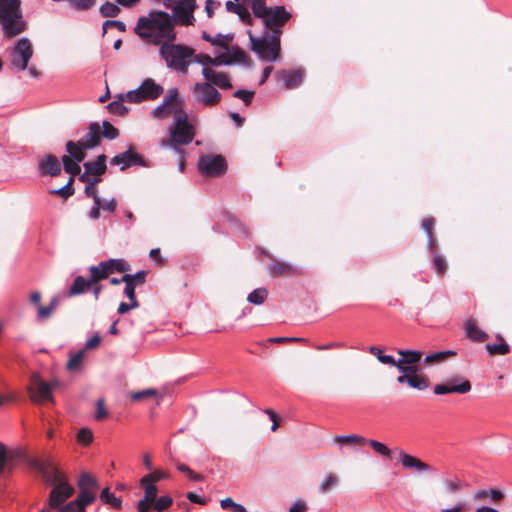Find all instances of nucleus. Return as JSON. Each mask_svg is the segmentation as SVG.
I'll list each match as a JSON object with an SVG mask.
<instances>
[{"label": "nucleus", "mask_w": 512, "mask_h": 512, "mask_svg": "<svg viewBox=\"0 0 512 512\" xmlns=\"http://www.w3.org/2000/svg\"><path fill=\"white\" fill-rule=\"evenodd\" d=\"M110 163L112 165H121L120 169L122 171L134 165L146 166L144 158L135 152L133 146H130L129 149L124 153H120L114 156Z\"/></svg>", "instance_id": "nucleus-18"}, {"label": "nucleus", "mask_w": 512, "mask_h": 512, "mask_svg": "<svg viewBox=\"0 0 512 512\" xmlns=\"http://www.w3.org/2000/svg\"><path fill=\"white\" fill-rule=\"evenodd\" d=\"M269 274L272 277H287L297 274V269L287 262L273 259L268 265Z\"/></svg>", "instance_id": "nucleus-25"}, {"label": "nucleus", "mask_w": 512, "mask_h": 512, "mask_svg": "<svg viewBox=\"0 0 512 512\" xmlns=\"http://www.w3.org/2000/svg\"><path fill=\"white\" fill-rule=\"evenodd\" d=\"M248 7L250 5L244 3L241 1V5L239 6L238 10L235 12V14L238 15L239 19L246 25L252 26L253 25V19L252 16L248 10Z\"/></svg>", "instance_id": "nucleus-47"}, {"label": "nucleus", "mask_w": 512, "mask_h": 512, "mask_svg": "<svg viewBox=\"0 0 512 512\" xmlns=\"http://www.w3.org/2000/svg\"><path fill=\"white\" fill-rule=\"evenodd\" d=\"M202 38L205 41L211 43L212 45L219 46V47H221L223 49H226V50L229 47V42L232 40V37H230L228 35L218 34L216 37H212L207 32H203Z\"/></svg>", "instance_id": "nucleus-35"}, {"label": "nucleus", "mask_w": 512, "mask_h": 512, "mask_svg": "<svg viewBox=\"0 0 512 512\" xmlns=\"http://www.w3.org/2000/svg\"><path fill=\"white\" fill-rule=\"evenodd\" d=\"M457 353L453 350H447V351H440L436 353H432L430 355H427L424 359V363L427 365L440 363L446 360L449 357L455 356Z\"/></svg>", "instance_id": "nucleus-36"}, {"label": "nucleus", "mask_w": 512, "mask_h": 512, "mask_svg": "<svg viewBox=\"0 0 512 512\" xmlns=\"http://www.w3.org/2000/svg\"><path fill=\"white\" fill-rule=\"evenodd\" d=\"M96 406H97V410H96V414H95L96 420L100 421V420L105 419L108 416V412L105 408L104 399H102V398L98 399Z\"/></svg>", "instance_id": "nucleus-58"}, {"label": "nucleus", "mask_w": 512, "mask_h": 512, "mask_svg": "<svg viewBox=\"0 0 512 512\" xmlns=\"http://www.w3.org/2000/svg\"><path fill=\"white\" fill-rule=\"evenodd\" d=\"M92 287V284L90 283L89 279H85L83 276H77L70 289L67 292L68 297H73L76 295H80L85 292L86 289H89Z\"/></svg>", "instance_id": "nucleus-31"}, {"label": "nucleus", "mask_w": 512, "mask_h": 512, "mask_svg": "<svg viewBox=\"0 0 512 512\" xmlns=\"http://www.w3.org/2000/svg\"><path fill=\"white\" fill-rule=\"evenodd\" d=\"M103 262L108 269L109 274L114 272L125 273L131 270L130 264L124 259H109Z\"/></svg>", "instance_id": "nucleus-32"}, {"label": "nucleus", "mask_w": 512, "mask_h": 512, "mask_svg": "<svg viewBox=\"0 0 512 512\" xmlns=\"http://www.w3.org/2000/svg\"><path fill=\"white\" fill-rule=\"evenodd\" d=\"M195 137L194 126L189 123L188 115L183 108L174 110V123L169 129V138L162 139L160 145L173 148L177 153H182L181 145L190 144Z\"/></svg>", "instance_id": "nucleus-3"}, {"label": "nucleus", "mask_w": 512, "mask_h": 512, "mask_svg": "<svg viewBox=\"0 0 512 512\" xmlns=\"http://www.w3.org/2000/svg\"><path fill=\"white\" fill-rule=\"evenodd\" d=\"M175 25L176 19L167 12L152 11L148 16L138 19L134 32L146 43L161 45L160 55L167 66L186 74L190 64L189 58L194 56V49L172 44L176 39Z\"/></svg>", "instance_id": "nucleus-1"}, {"label": "nucleus", "mask_w": 512, "mask_h": 512, "mask_svg": "<svg viewBox=\"0 0 512 512\" xmlns=\"http://www.w3.org/2000/svg\"><path fill=\"white\" fill-rule=\"evenodd\" d=\"M279 77L283 81L286 89H293L302 83L303 71L300 69L282 70L279 72Z\"/></svg>", "instance_id": "nucleus-26"}, {"label": "nucleus", "mask_w": 512, "mask_h": 512, "mask_svg": "<svg viewBox=\"0 0 512 512\" xmlns=\"http://www.w3.org/2000/svg\"><path fill=\"white\" fill-rule=\"evenodd\" d=\"M74 494V488L67 482L62 481L57 483L49 494L48 504L50 508L59 510L60 512L64 507L62 505Z\"/></svg>", "instance_id": "nucleus-15"}, {"label": "nucleus", "mask_w": 512, "mask_h": 512, "mask_svg": "<svg viewBox=\"0 0 512 512\" xmlns=\"http://www.w3.org/2000/svg\"><path fill=\"white\" fill-rule=\"evenodd\" d=\"M72 7L77 10L85 11L91 9L95 5V0H67Z\"/></svg>", "instance_id": "nucleus-54"}, {"label": "nucleus", "mask_w": 512, "mask_h": 512, "mask_svg": "<svg viewBox=\"0 0 512 512\" xmlns=\"http://www.w3.org/2000/svg\"><path fill=\"white\" fill-rule=\"evenodd\" d=\"M89 272V281L92 284V286L104 279H107L110 275L103 261H101L97 266H91L89 268Z\"/></svg>", "instance_id": "nucleus-30"}, {"label": "nucleus", "mask_w": 512, "mask_h": 512, "mask_svg": "<svg viewBox=\"0 0 512 512\" xmlns=\"http://www.w3.org/2000/svg\"><path fill=\"white\" fill-rule=\"evenodd\" d=\"M467 503L466 501H458L452 508L442 509V512H466Z\"/></svg>", "instance_id": "nucleus-64"}, {"label": "nucleus", "mask_w": 512, "mask_h": 512, "mask_svg": "<svg viewBox=\"0 0 512 512\" xmlns=\"http://www.w3.org/2000/svg\"><path fill=\"white\" fill-rule=\"evenodd\" d=\"M100 181H101L100 178H93V180H91L90 184L86 185V187H85V194L88 197H92L94 202L101 201L100 197L97 194V189L95 187L96 184L99 183Z\"/></svg>", "instance_id": "nucleus-55"}, {"label": "nucleus", "mask_w": 512, "mask_h": 512, "mask_svg": "<svg viewBox=\"0 0 512 512\" xmlns=\"http://www.w3.org/2000/svg\"><path fill=\"white\" fill-rule=\"evenodd\" d=\"M108 28H116L120 32L126 31L125 23L122 21H119V20H106L103 23V34H105L107 32Z\"/></svg>", "instance_id": "nucleus-57"}, {"label": "nucleus", "mask_w": 512, "mask_h": 512, "mask_svg": "<svg viewBox=\"0 0 512 512\" xmlns=\"http://www.w3.org/2000/svg\"><path fill=\"white\" fill-rule=\"evenodd\" d=\"M73 183H74V179L73 178H69V180L66 183V185H64L63 187H61L59 189L51 190L50 194L60 196V197H62L64 199H68L75 192V190L73 188Z\"/></svg>", "instance_id": "nucleus-43"}, {"label": "nucleus", "mask_w": 512, "mask_h": 512, "mask_svg": "<svg viewBox=\"0 0 512 512\" xmlns=\"http://www.w3.org/2000/svg\"><path fill=\"white\" fill-rule=\"evenodd\" d=\"M83 160H77L72 154L63 155L62 163L66 173L70 175V178L75 179L76 176L80 175L81 167L79 165Z\"/></svg>", "instance_id": "nucleus-29"}, {"label": "nucleus", "mask_w": 512, "mask_h": 512, "mask_svg": "<svg viewBox=\"0 0 512 512\" xmlns=\"http://www.w3.org/2000/svg\"><path fill=\"white\" fill-rule=\"evenodd\" d=\"M140 486L143 488L144 497L137 503L138 512H150L152 510L155 498L158 495V488L156 483L147 481L146 477H142L140 480Z\"/></svg>", "instance_id": "nucleus-17"}, {"label": "nucleus", "mask_w": 512, "mask_h": 512, "mask_svg": "<svg viewBox=\"0 0 512 512\" xmlns=\"http://www.w3.org/2000/svg\"><path fill=\"white\" fill-rule=\"evenodd\" d=\"M198 168L207 177H219L226 172L227 162L222 155H203L199 158Z\"/></svg>", "instance_id": "nucleus-11"}, {"label": "nucleus", "mask_w": 512, "mask_h": 512, "mask_svg": "<svg viewBox=\"0 0 512 512\" xmlns=\"http://www.w3.org/2000/svg\"><path fill=\"white\" fill-rule=\"evenodd\" d=\"M144 477L147 478V481H152L154 483L159 482L160 480L167 479L169 477L168 473L162 470H155Z\"/></svg>", "instance_id": "nucleus-59"}, {"label": "nucleus", "mask_w": 512, "mask_h": 512, "mask_svg": "<svg viewBox=\"0 0 512 512\" xmlns=\"http://www.w3.org/2000/svg\"><path fill=\"white\" fill-rule=\"evenodd\" d=\"M249 38L251 41L252 50L264 61H275L280 54V40L277 39V46L274 42V37L271 35L255 38L251 32H249Z\"/></svg>", "instance_id": "nucleus-7"}, {"label": "nucleus", "mask_w": 512, "mask_h": 512, "mask_svg": "<svg viewBox=\"0 0 512 512\" xmlns=\"http://www.w3.org/2000/svg\"><path fill=\"white\" fill-rule=\"evenodd\" d=\"M176 108H183V100L179 97V92L176 88L170 89L164 97L162 103L153 110L156 118H166L169 115H174Z\"/></svg>", "instance_id": "nucleus-14"}, {"label": "nucleus", "mask_w": 512, "mask_h": 512, "mask_svg": "<svg viewBox=\"0 0 512 512\" xmlns=\"http://www.w3.org/2000/svg\"><path fill=\"white\" fill-rule=\"evenodd\" d=\"M378 361L385 365H390L396 367L398 369V360H396L392 355H385L378 357Z\"/></svg>", "instance_id": "nucleus-62"}, {"label": "nucleus", "mask_w": 512, "mask_h": 512, "mask_svg": "<svg viewBox=\"0 0 512 512\" xmlns=\"http://www.w3.org/2000/svg\"><path fill=\"white\" fill-rule=\"evenodd\" d=\"M100 500L104 504L110 505L113 509L120 511L122 509V500L112 492L109 488H104L100 494Z\"/></svg>", "instance_id": "nucleus-33"}, {"label": "nucleus", "mask_w": 512, "mask_h": 512, "mask_svg": "<svg viewBox=\"0 0 512 512\" xmlns=\"http://www.w3.org/2000/svg\"><path fill=\"white\" fill-rule=\"evenodd\" d=\"M399 384H408L411 388L417 390H425L429 387L428 379L420 374L416 373H402L397 377Z\"/></svg>", "instance_id": "nucleus-22"}, {"label": "nucleus", "mask_w": 512, "mask_h": 512, "mask_svg": "<svg viewBox=\"0 0 512 512\" xmlns=\"http://www.w3.org/2000/svg\"><path fill=\"white\" fill-rule=\"evenodd\" d=\"M202 74L206 81H208L214 87L217 86L220 89L232 88V84L227 73L217 72L210 67H204Z\"/></svg>", "instance_id": "nucleus-21"}, {"label": "nucleus", "mask_w": 512, "mask_h": 512, "mask_svg": "<svg viewBox=\"0 0 512 512\" xmlns=\"http://www.w3.org/2000/svg\"><path fill=\"white\" fill-rule=\"evenodd\" d=\"M85 354H86L85 349H81L77 353L73 354L70 357L69 361L67 362V365H66L67 370H69V371L78 370L80 368V366L82 365Z\"/></svg>", "instance_id": "nucleus-39"}, {"label": "nucleus", "mask_w": 512, "mask_h": 512, "mask_svg": "<svg viewBox=\"0 0 512 512\" xmlns=\"http://www.w3.org/2000/svg\"><path fill=\"white\" fill-rule=\"evenodd\" d=\"M267 296L268 291L265 288H258L248 295L247 300L252 304L260 305L265 302Z\"/></svg>", "instance_id": "nucleus-45"}, {"label": "nucleus", "mask_w": 512, "mask_h": 512, "mask_svg": "<svg viewBox=\"0 0 512 512\" xmlns=\"http://www.w3.org/2000/svg\"><path fill=\"white\" fill-rule=\"evenodd\" d=\"M33 47L31 41L23 37L19 39L11 52V64L19 71H24L33 56Z\"/></svg>", "instance_id": "nucleus-10"}, {"label": "nucleus", "mask_w": 512, "mask_h": 512, "mask_svg": "<svg viewBox=\"0 0 512 512\" xmlns=\"http://www.w3.org/2000/svg\"><path fill=\"white\" fill-rule=\"evenodd\" d=\"M38 169L41 176L56 177L61 174V163L54 154H48L38 162Z\"/></svg>", "instance_id": "nucleus-20"}, {"label": "nucleus", "mask_w": 512, "mask_h": 512, "mask_svg": "<svg viewBox=\"0 0 512 512\" xmlns=\"http://www.w3.org/2000/svg\"><path fill=\"white\" fill-rule=\"evenodd\" d=\"M126 99V95H119V99L115 100L107 105V109L117 115H125L128 112L126 106L123 105V101Z\"/></svg>", "instance_id": "nucleus-42"}, {"label": "nucleus", "mask_w": 512, "mask_h": 512, "mask_svg": "<svg viewBox=\"0 0 512 512\" xmlns=\"http://www.w3.org/2000/svg\"><path fill=\"white\" fill-rule=\"evenodd\" d=\"M164 4L172 9L174 16L183 25L192 24L193 12L197 8L196 0H167Z\"/></svg>", "instance_id": "nucleus-12"}, {"label": "nucleus", "mask_w": 512, "mask_h": 512, "mask_svg": "<svg viewBox=\"0 0 512 512\" xmlns=\"http://www.w3.org/2000/svg\"><path fill=\"white\" fill-rule=\"evenodd\" d=\"M221 5L220 2L218 1H214V0H206V3H205V10H206V13H207V16L209 18L213 17L214 15V9L219 7Z\"/></svg>", "instance_id": "nucleus-63"}, {"label": "nucleus", "mask_w": 512, "mask_h": 512, "mask_svg": "<svg viewBox=\"0 0 512 512\" xmlns=\"http://www.w3.org/2000/svg\"><path fill=\"white\" fill-rule=\"evenodd\" d=\"M254 94H255L254 91L240 89V90L235 91L233 96L241 99L245 103V105L248 106L251 104Z\"/></svg>", "instance_id": "nucleus-56"}, {"label": "nucleus", "mask_w": 512, "mask_h": 512, "mask_svg": "<svg viewBox=\"0 0 512 512\" xmlns=\"http://www.w3.org/2000/svg\"><path fill=\"white\" fill-rule=\"evenodd\" d=\"M232 63V58L229 54L223 53L216 57H212V66L229 65Z\"/></svg>", "instance_id": "nucleus-60"}, {"label": "nucleus", "mask_w": 512, "mask_h": 512, "mask_svg": "<svg viewBox=\"0 0 512 512\" xmlns=\"http://www.w3.org/2000/svg\"><path fill=\"white\" fill-rule=\"evenodd\" d=\"M434 226H435V219L433 217H427V218L423 219V221L421 223V227L425 231L427 236L434 234L433 233Z\"/></svg>", "instance_id": "nucleus-61"}, {"label": "nucleus", "mask_w": 512, "mask_h": 512, "mask_svg": "<svg viewBox=\"0 0 512 512\" xmlns=\"http://www.w3.org/2000/svg\"><path fill=\"white\" fill-rule=\"evenodd\" d=\"M397 354L401 357L398 359V371L400 373H416L418 372L417 364L420 362L423 353L419 350H397Z\"/></svg>", "instance_id": "nucleus-16"}, {"label": "nucleus", "mask_w": 512, "mask_h": 512, "mask_svg": "<svg viewBox=\"0 0 512 512\" xmlns=\"http://www.w3.org/2000/svg\"><path fill=\"white\" fill-rule=\"evenodd\" d=\"M101 144V125L92 122L88 126L87 133L78 141H68L65 145L66 151L72 154L77 160H84L86 150L93 149Z\"/></svg>", "instance_id": "nucleus-6"}, {"label": "nucleus", "mask_w": 512, "mask_h": 512, "mask_svg": "<svg viewBox=\"0 0 512 512\" xmlns=\"http://www.w3.org/2000/svg\"><path fill=\"white\" fill-rule=\"evenodd\" d=\"M432 257H433L432 262H433L435 271L441 276L444 275L448 269V264H447L445 258L439 254L432 255Z\"/></svg>", "instance_id": "nucleus-49"}, {"label": "nucleus", "mask_w": 512, "mask_h": 512, "mask_svg": "<svg viewBox=\"0 0 512 512\" xmlns=\"http://www.w3.org/2000/svg\"><path fill=\"white\" fill-rule=\"evenodd\" d=\"M220 506L224 510H231L232 512H249L244 506L236 503L232 498L228 497L220 501Z\"/></svg>", "instance_id": "nucleus-48"}, {"label": "nucleus", "mask_w": 512, "mask_h": 512, "mask_svg": "<svg viewBox=\"0 0 512 512\" xmlns=\"http://www.w3.org/2000/svg\"><path fill=\"white\" fill-rule=\"evenodd\" d=\"M443 485L445 489L450 493L460 492L463 488L462 481L457 477L444 481Z\"/></svg>", "instance_id": "nucleus-51"}, {"label": "nucleus", "mask_w": 512, "mask_h": 512, "mask_svg": "<svg viewBox=\"0 0 512 512\" xmlns=\"http://www.w3.org/2000/svg\"><path fill=\"white\" fill-rule=\"evenodd\" d=\"M163 93V87L151 78H147L135 90L126 93V100L131 103H140L144 100L157 99Z\"/></svg>", "instance_id": "nucleus-8"}, {"label": "nucleus", "mask_w": 512, "mask_h": 512, "mask_svg": "<svg viewBox=\"0 0 512 512\" xmlns=\"http://www.w3.org/2000/svg\"><path fill=\"white\" fill-rule=\"evenodd\" d=\"M120 11L121 10L118 5L109 1L105 2L100 7V14L106 18L116 17Z\"/></svg>", "instance_id": "nucleus-46"}, {"label": "nucleus", "mask_w": 512, "mask_h": 512, "mask_svg": "<svg viewBox=\"0 0 512 512\" xmlns=\"http://www.w3.org/2000/svg\"><path fill=\"white\" fill-rule=\"evenodd\" d=\"M119 130L114 127L109 121H103L101 126V139L114 140L119 136Z\"/></svg>", "instance_id": "nucleus-41"}, {"label": "nucleus", "mask_w": 512, "mask_h": 512, "mask_svg": "<svg viewBox=\"0 0 512 512\" xmlns=\"http://www.w3.org/2000/svg\"><path fill=\"white\" fill-rule=\"evenodd\" d=\"M396 451H398L400 461L405 468L419 472L431 470L430 465L410 454L405 453L402 449H396Z\"/></svg>", "instance_id": "nucleus-24"}, {"label": "nucleus", "mask_w": 512, "mask_h": 512, "mask_svg": "<svg viewBox=\"0 0 512 512\" xmlns=\"http://www.w3.org/2000/svg\"><path fill=\"white\" fill-rule=\"evenodd\" d=\"M173 504V499L169 495H162L160 497L155 498V502L153 503L152 509L157 512H164L168 508H170Z\"/></svg>", "instance_id": "nucleus-40"}, {"label": "nucleus", "mask_w": 512, "mask_h": 512, "mask_svg": "<svg viewBox=\"0 0 512 512\" xmlns=\"http://www.w3.org/2000/svg\"><path fill=\"white\" fill-rule=\"evenodd\" d=\"M497 339L501 341L499 344H487L486 349L490 355H505L510 351L509 346L505 343L502 336L498 335Z\"/></svg>", "instance_id": "nucleus-38"}, {"label": "nucleus", "mask_w": 512, "mask_h": 512, "mask_svg": "<svg viewBox=\"0 0 512 512\" xmlns=\"http://www.w3.org/2000/svg\"><path fill=\"white\" fill-rule=\"evenodd\" d=\"M158 396V391L156 389H145L142 391H137L131 393V400L133 402H138L150 397H156Z\"/></svg>", "instance_id": "nucleus-50"}, {"label": "nucleus", "mask_w": 512, "mask_h": 512, "mask_svg": "<svg viewBox=\"0 0 512 512\" xmlns=\"http://www.w3.org/2000/svg\"><path fill=\"white\" fill-rule=\"evenodd\" d=\"M106 159L105 154L98 155L95 161L85 162L84 169L93 176H100L107 170Z\"/></svg>", "instance_id": "nucleus-28"}, {"label": "nucleus", "mask_w": 512, "mask_h": 512, "mask_svg": "<svg viewBox=\"0 0 512 512\" xmlns=\"http://www.w3.org/2000/svg\"><path fill=\"white\" fill-rule=\"evenodd\" d=\"M93 440V433L90 429L88 428H81L77 434V441L84 445V446H87L89 445Z\"/></svg>", "instance_id": "nucleus-53"}, {"label": "nucleus", "mask_w": 512, "mask_h": 512, "mask_svg": "<svg viewBox=\"0 0 512 512\" xmlns=\"http://www.w3.org/2000/svg\"><path fill=\"white\" fill-rule=\"evenodd\" d=\"M29 393L31 400L35 403L53 401L51 385L44 381L37 373L31 376Z\"/></svg>", "instance_id": "nucleus-13"}, {"label": "nucleus", "mask_w": 512, "mask_h": 512, "mask_svg": "<svg viewBox=\"0 0 512 512\" xmlns=\"http://www.w3.org/2000/svg\"><path fill=\"white\" fill-rule=\"evenodd\" d=\"M195 101L207 107H213L221 101V93L208 81L195 83L191 87Z\"/></svg>", "instance_id": "nucleus-9"}, {"label": "nucleus", "mask_w": 512, "mask_h": 512, "mask_svg": "<svg viewBox=\"0 0 512 512\" xmlns=\"http://www.w3.org/2000/svg\"><path fill=\"white\" fill-rule=\"evenodd\" d=\"M368 444L376 453L391 460L393 458V452L385 444L372 439H367Z\"/></svg>", "instance_id": "nucleus-37"}, {"label": "nucleus", "mask_w": 512, "mask_h": 512, "mask_svg": "<svg viewBox=\"0 0 512 512\" xmlns=\"http://www.w3.org/2000/svg\"><path fill=\"white\" fill-rule=\"evenodd\" d=\"M333 441L339 444H348V445H365L367 439L358 434H348V435H336L333 437Z\"/></svg>", "instance_id": "nucleus-34"}, {"label": "nucleus", "mask_w": 512, "mask_h": 512, "mask_svg": "<svg viewBox=\"0 0 512 512\" xmlns=\"http://www.w3.org/2000/svg\"><path fill=\"white\" fill-rule=\"evenodd\" d=\"M79 494L77 498L64 506L61 512H86V507L96 499L99 482L95 476L83 472L77 481Z\"/></svg>", "instance_id": "nucleus-5"}, {"label": "nucleus", "mask_w": 512, "mask_h": 512, "mask_svg": "<svg viewBox=\"0 0 512 512\" xmlns=\"http://www.w3.org/2000/svg\"><path fill=\"white\" fill-rule=\"evenodd\" d=\"M253 15L260 18L266 29L271 32L274 37L275 45L277 39L280 40L282 27L290 20L291 14L286 11L284 6L268 7L265 0H253L250 4Z\"/></svg>", "instance_id": "nucleus-2"}, {"label": "nucleus", "mask_w": 512, "mask_h": 512, "mask_svg": "<svg viewBox=\"0 0 512 512\" xmlns=\"http://www.w3.org/2000/svg\"><path fill=\"white\" fill-rule=\"evenodd\" d=\"M472 389L471 383L469 380L463 379L458 382V379H452L447 381L444 384H437L434 387V393L437 395H443L448 393H459L466 394L470 392Z\"/></svg>", "instance_id": "nucleus-19"}, {"label": "nucleus", "mask_w": 512, "mask_h": 512, "mask_svg": "<svg viewBox=\"0 0 512 512\" xmlns=\"http://www.w3.org/2000/svg\"><path fill=\"white\" fill-rule=\"evenodd\" d=\"M20 0H0V22L6 37L12 38L26 29Z\"/></svg>", "instance_id": "nucleus-4"}, {"label": "nucleus", "mask_w": 512, "mask_h": 512, "mask_svg": "<svg viewBox=\"0 0 512 512\" xmlns=\"http://www.w3.org/2000/svg\"><path fill=\"white\" fill-rule=\"evenodd\" d=\"M338 482V478L334 474H328L319 486L321 492L326 493L332 489Z\"/></svg>", "instance_id": "nucleus-52"}, {"label": "nucleus", "mask_w": 512, "mask_h": 512, "mask_svg": "<svg viewBox=\"0 0 512 512\" xmlns=\"http://www.w3.org/2000/svg\"><path fill=\"white\" fill-rule=\"evenodd\" d=\"M37 468L42 473L44 480L49 484L55 486L57 483L67 481L62 472L52 463L37 464Z\"/></svg>", "instance_id": "nucleus-23"}, {"label": "nucleus", "mask_w": 512, "mask_h": 512, "mask_svg": "<svg viewBox=\"0 0 512 512\" xmlns=\"http://www.w3.org/2000/svg\"><path fill=\"white\" fill-rule=\"evenodd\" d=\"M465 335L472 341L475 342H484L489 336L487 333L482 331L476 324V321L473 319H469L465 321Z\"/></svg>", "instance_id": "nucleus-27"}, {"label": "nucleus", "mask_w": 512, "mask_h": 512, "mask_svg": "<svg viewBox=\"0 0 512 512\" xmlns=\"http://www.w3.org/2000/svg\"><path fill=\"white\" fill-rule=\"evenodd\" d=\"M147 272L145 270L138 271L135 274H125L122 277L123 281H129L135 287L141 286L146 281Z\"/></svg>", "instance_id": "nucleus-44"}]
</instances>
